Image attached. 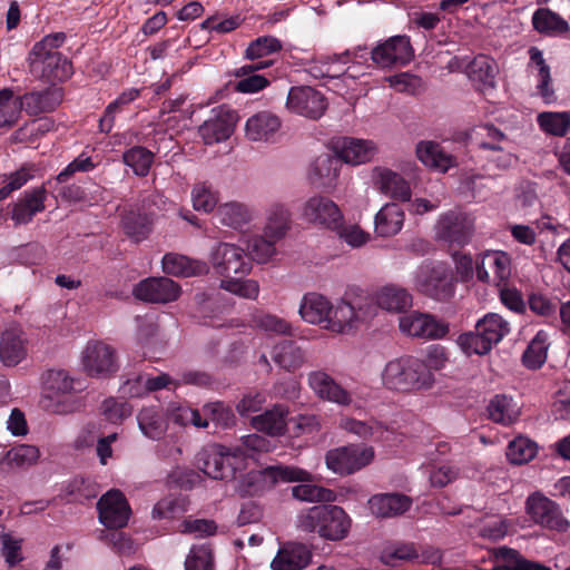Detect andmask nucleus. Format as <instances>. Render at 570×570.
<instances>
[{
    "mask_svg": "<svg viewBox=\"0 0 570 570\" xmlns=\"http://www.w3.org/2000/svg\"><path fill=\"white\" fill-rule=\"evenodd\" d=\"M414 288L438 301H446L454 294L451 268L443 262H425L413 274Z\"/></svg>",
    "mask_w": 570,
    "mask_h": 570,
    "instance_id": "nucleus-8",
    "label": "nucleus"
},
{
    "mask_svg": "<svg viewBox=\"0 0 570 570\" xmlns=\"http://www.w3.org/2000/svg\"><path fill=\"white\" fill-rule=\"evenodd\" d=\"M163 269L166 274L177 277H191L208 272L207 263L191 259L184 255L167 254L163 258Z\"/></svg>",
    "mask_w": 570,
    "mask_h": 570,
    "instance_id": "nucleus-37",
    "label": "nucleus"
},
{
    "mask_svg": "<svg viewBox=\"0 0 570 570\" xmlns=\"http://www.w3.org/2000/svg\"><path fill=\"white\" fill-rule=\"evenodd\" d=\"M21 111L20 98L10 90L0 91V127L12 126Z\"/></svg>",
    "mask_w": 570,
    "mask_h": 570,
    "instance_id": "nucleus-60",
    "label": "nucleus"
},
{
    "mask_svg": "<svg viewBox=\"0 0 570 570\" xmlns=\"http://www.w3.org/2000/svg\"><path fill=\"white\" fill-rule=\"evenodd\" d=\"M340 158L331 154H322L315 158L308 169V176L314 183L326 185L337 178L340 173Z\"/></svg>",
    "mask_w": 570,
    "mask_h": 570,
    "instance_id": "nucleus-41",
    "label": "nucleus"
},
{
    "mask_svg": "<svg viewBox=\"0 0 570 570\" xmlns=\"http://www.w3.org/2000/svg\"><path fill=\"white\" fill-rule=\"evenodd\" d=\"M287 410L281 405L266 411L263 414L252 419V425L257 431L265 432L269 435H282L287 425Z\"/></svg>",
    "mask_w": 570,
    "mask_h": 570,
    "instance_id": "nucleus-40",
    "label": "nucleus"
},
{
    "mask_svg": "<svg viewBox=\"0 0 570 570\" xmlns=\"http://www.w3.org/2000/svg\"><path fill=\"white\" fill-rule=\"evenodd\" d=\"M62 94L58 88L43 92H31L24 95L21 102V109L24 108L28 114L37 115L40 112L53 110L61 101Z\"/></svg>",
    "mask_w": 570,
    "mask_h": 570,
    "instance_id": "nucleus-39",
    "label": "nucleus"
},
{
    "mask_svg": "<svg viewBox=\"0 0 570 570\" xmlns=\"http://www.w3.org/2000/svg\"><path fill=\"white\" fill-rule=\"evenodd\" d=\"M374 449L365 444H351L330 450L326 453V466L334 473L348 475L373 462Z\"/></svg>",
    "mask_w": 570,
    "mask_h": 570,
    "instance_id": "nucleus-9",
    "label": "nucleus"
},
{
    "mask_svg": "<svg viewBox=\"0 0 570 570\" xmlns=\"http://www.w3.org/2000/svg\"><path fill=\"white\" fill-rule=\"evenodd\" d=\"M529 56L530 67L534 68L537 71V89L539 90V94L544 99V101L550 104L554 101V92L551 87L550 68L546 65L543 55L538 48H530Z\"/></svg>",
    "mask_w": 570,
    "mask_h": 570,
    "instance_id": "nucleus-43",
    "label": "nucleus"
},
{
    "mask_svg": "<svg viewBox=\"0 0 570 570\" xmlns=\"http://www.w3.org/2000/svg\"><path fill=\"white\" fill-rule=\"evenodd\" d=\"M538 453L535 442L525 436H518L507 448V459L510 463L521 465L530 462Z\"/></svg>",
    "mask_w": 570,
    "mask_h": 570,
    "instance_id": "nucleus-51",
    "label": "nucleus"
},
{
    "mask_svg": "<svg viewBox=\"0 0 570 570\" xmlns=\"http://www.w3.org/2000/svg\"><path fill=\"white\" fill-rule=\"evenodd\" d=\"M218 223L230 229L242 232L255 218L254 209L242 202H226L220 204L215 213Z\"/></svg>",
    "mask_w": 570,
    "mask_h": 570,
    "instance_id": "nucleus-30",
    "label": "nucleus"
},
{
    "mask_svg": "<svg viewBox=\"0 0 570 570\" xmlns=\"http://www.w3.org/2000/svg\"><path fill=\"white\" fill-rule=\"evenodd\" d=\"M404 219V210L395 203H387L375 215V233L381 237L394 236L402 229Z\"/></svg>",
    "mask_w": 570,
    "mask_h": 570,
    "instance_id": "nucleus-35",
    "label": "nucleus"
},
{
    "mask_svg": "<svg viewBox=\"0 0 570 570\" xmlns=\"http://www.w3.org/2000/svg\"><path fill=\"white\" fill-rule=\"evenodd\" d=\"M341 429L362 439L384 440L386 430L376 421H360L348 416L342 417Z\"/></svg>",
    "mask_w": 570,
    "mask_h": 570,
    "instance_id": "nucleus-48",
    "label": "nucleus"
},
{
    "mask_svg": "<svg viewBox=\"0 0 570 570\" xmlns=\"http://www.w3.org/2000/svg\"><path fill=\"white\" fill-rule=\"evenodd\" d=\"M540 129L551 136L563 137L570 131V114L567 111H544L537 116Z\"/></svg>",
    "mask_w": 570,
    "mask_h": 570,
    "instance_id": "nucleus-46",
    "label": "nucleus"
},
{
    "mask_svg": "<svg viewBox=\"0 0 570 570\" xmlns=\"http://www.w3.org/2000/svg\"><path fill=\"white\" fill-rule=\"evenodd\" d=\"M308 385L315 395L340 406H350L354 403V391H348L324 371H314L308 374Z\"/></svg>",
    "mask_w": 570,
    "mask_h": 570,
    "instance_id": "nucleus-20",
    "label": "nucleus"
},
{
    "mask_svg": "<svg viewBox=\"0 0 570 570\" xmlns=\"http://www.w3.org/2000/svg\"><path fill=\"white\" fill-rule=\"evenodd\" d=\"M279 239H272L264 232L261 235H252L245 244L253 258L261 264L267 263L276 254V244Z\"/></svg>",
    "mask_w": 570,
    "mask_h": 570,
    "instance_id": "nucleus-52",
    "label": "nucleus"
},
{
    "mask_svg": "<svg viewBox=\"0 0 570 570\" xmlns=\"http://www.w3.org/2000/svg\"><path fill=\"white\" fill-rule=\"evenodd\" d=\"M27 356V338L17 326L4 330L0 336V361L6 366H16Z\"/></svg>",
    "mask_w": 570,
    "mask_h": 570,
    "instance_id": "nucleus-27",
    "label": "nucleus"
},
{
    "mask_svg": "<svg viewBox=\"0 0 570 570\" xmlns=\"http://www.w3.org/2000/svg\"><path fill=\"white\" fill-rule=\"evenodd\" d=\"M334 151L345 164L358 166L374 159L377 154V146L373 140L343 137L335 141Z\"/></svg>",
    "mask_w": 570,
    "mask_h": 570,
    "instance_id": "nucleus-24",
    "label": "nucleus"
},
{
    "mask_svg": "<svg viewBox=\"0 0 570 570\" xmlns=\"http://www.w3.org/2000/svg\"><path fill=\"white\" fill-rule=\"evenodd\" d=\"M73 379L65 370H49L41 376V406L55 414H68L78 409L73 396Z\"/></svg>",
    "mask_w": 570,
    "mask_h": 570,
    "instance_id": "nucleus-6",
    "label": "nucleus"
},
{
    "mask_svg": "<svg viewBox=\"0 0 570 570\" xmlns=\"http://www.w3.org/2000/svg\"><path fill=\"white\" fill-rule=\"evenodd\" d=\"M375 316V306L370 295L361 291L346 292L332 305L328 332L350 334Z\"/></svg>",
    "mask_w": 570,
    "mask_h": 570,
    "instance_id": "nucleus-4",
    "label": "nucleus"
},
{
    "mask_svg": "<svg viewBox=\"0 0 570 570\" xmlns=\"http://www.w3.org/2000/svg\"><path fill=\"white\" fill-rule=\"evenodd\" d=\"M414 57L410 37L393 36L379 42L371 51L372 61L381 68L404 66Z\"/></svg>",
    "mask_w": 570,
    "mask_h": 570,
    "instance_id": "nucleus-14",
    "label": "nucleus"
},
{
    "mask_svg": "<svg viewBox=\"0 0 570 570\" xmlns=\"http://www.w3.org/2000/svg\"><path fill=\"white\" fill-rule=\"evenodd\" d=\"M312 561L311 550L301 543H287L281 548L273 559V570H302Z\"/></svg>",
    "mask_w": 570,
    "mask_h": 570,
    "instance_id": "nucleus-33",
    "label": "nucleus"
},
{
    "mask_svg": "<svg viewBox=\"0 0 570 570\" xmlns=\"http://www.w3.org/2000/svg\"><path fill=\"white\" fill-rule=\"evenodd\" d=\"M188 509V500L185 497H166L158 501L153 509L154 519L175 518Z\"/></svg>",
    "mask_w": 570,
    "mask_h": 570,
    "instance_id": "nucleus-62",
    "label": "nucleus"
},
{
    "mask_svg": "<svg viewBox=\"0 0 570 570\" xmlns=\"http://www.w3.org/2000/svg\"><path fill=\"white\" fill-rule=\"evenodd\" d=\"M237 116L226 107L213 109L210 117L199 126V135L206 145L222 142L234 132Z\"/></svg>",
    "mask_w": 570,
    "mask_h": 570,
    "instance_id": "nucleus-21",
    "label": "nucleus"
},
{
    "mask_svg": "<svg viewBox=\"0 0 570 570\" xmlns=\"http://www.w3.org/2000/svg\"><path fill=\"white\" fill-rule=\"evenodd\" d=\"M384 389L400 393L431 390L435 384L434 373L425 370L421 358L402 355L387 361L381 372Z\"/></svg>",
    "mask_w": 570,
    "mask_h": 570,
    "instance_id": "nucleus-2",
    "label": "nucleus"
},
{
    "mask_svg": "<svg viewBox=\"0 0 570 570\" xmlns=\"http://www.w3.org/2000/svg\"><path fill=\"white\" fill-rule=\"evenodd\" d=\"M151 222L147 216L130 213L122 219V228L135 242L145 239L150 232Z\"/></svg>",
    "mask_w": 570,
    "mask_h": 570,
    "instance_id": "nucleus-63",
    "label": "nucleus"
},
{
    "mask_svg": "<svg viewBox=\"0 0 570 570\" xmlns=\"http://www.w3.org/2000/svg\"><path fill=\"white\" fill-rule=\"evenodd\" d=\"M286 107L292 112L318 119L326 110L327 104L324 95L307 86L293 87L287 96Z\"/></svg>",
    "mask_w": 570,
    "mask_h": 570,
    "instance_id": "nucleus-19",
    "label": "nucleus"
},
{
    "mask_svg": "<svg viewBox=\"0 0 570 570\" xmlns=\"http://www.w3.org/2000/svg\"><path fill=\"white\" fill-rule=\"evenodd\" d=\"M472 232L473 219L462 212H449L438 220V236L451 244H465L470 239Z\"/></svg>",
    "mask_w": 570,
    "mask_h": 570,
    "instance_id": "nucleus-23",
    "label": "nucleus"
},
{
    "mask_svg": "<svg viewBox=\"0 0 570 570\" xmlns=\"http://www.w3.org/2000/svg\"><path fill=\"white\" fill-rule=\"evenodd\" d=\"M469 77L478 90L485 92L494 88L497 62L488 56H478L469 66Z\"/></svg>",
    "mask_w": 570,
    "mask_h": 570,
    "instance_id": "nucleus-36",
    "label": "nucleus"
},
{
    "mask_svg": "<svg viewBox=\"0 0 570 570\" xmlns=\"http://www.w3.org/2000/svg\"><path fill=\"white\" fill-rule=\"evenodd\" d=\"M239 453L242 452L234 451L233 448H214L202 454L203 458L200 460L203 463L200 468L206 475L215 480L233 478L236 471L244 469L238 460Z\"/></svg>",
    "mask_w": 570,
    "mask_h": 570,
    "instance_id": "nucleus-16",
    "label": "nucleus"
},
{
    "mask_svg": "<svg viewBox=\"0 0 570 570\" xmlns=\"http://www.w3.org/2000/svg\"><path fill=\"white\" fill-rule=\"evenodd\" d=\"M292 226V213L284 203L274 202L264 212V225L262 232L272 239L285 238Z\"/></svg>",
    "mask_w": 570,
    "mask_h": 570,
    "instance_id": "nucleus-29",
    "label": "nucleus"
},
{
    "mask_svg": "<svg viewBox=\"0 0 570 570\" xmlns=\"http://www.w3.org/2000/svg\"><path fill=\"white\" fill-rule=\"evenodd\" d=\"M296 523L304 532L317 533L325 540L340 541L348 535L352 519L338 505L322 504L302 511Z\"/></svg>",
    "mask_w": 570,
    "mask_h": 570,
    "instance_id": "nucleus-3",
    "label": "nucleus"
},
{
    "mask_svg": "<svg viewBox=\"0 0 570 570\" xmlns=\"http://www.w3.org/2000/svg\"><path fill=\"white\" fill-rule=\"evenodd\" d=\"M533 28L544 35L556 36L564 33L569 30V24L556 12L541 8L532 16Z\"/></svg>",
    "mask_w": 570,
    "mask_h": 570,
    "instance_id": "nucleus-45",
    "label": "nucleus"
},
{
    "mask_svg": "<svg viewBox=\"0 0 570 570\" xmlns=\"http://www.w3.org/2000/svg\"><path fill=\"white\" fill-rule=\"evenodd\" d=\"M489 417L497 423L510 425L520 415V407L512 397L495 395L488 405Z\"/></svg>",
    "mask_w": 570,
    "mask_h": 570,
    "instance_id": "nucleus-42",
    "label": "nucleus"
},
{
    "mask_svg": "<svg viewBox=\"0 0 570 570\" xmlns=\"http://www.w3.org/2000/svg\"><path fill=\"white\" fill-rule=\"evenodd\" d=\"M46 191L43 188L26 193L23 198L14 204L12 219L16 224H27L32 217L45 209Z\"/></svg>",
    "mask_w": 570,
    "mask_h": 570,
    "instance_id": "nucleus-38",
    "label": "nucleus"
},
{
    "mask_svg": "<svg viewBox=\"0 0 570 570\" xmlns=\"http://www.w3.org/2000/svg\"><path fill=\"white\" fill-rule=\"evenodd\" d=\"M525 512L534 524L549 531L566 532L570 527L560 507L538 492L528 497Z\"/></svg>",
    "mask_w": 570,
    "mask_h": 570,
    "instance_id": "nucleus-10",
    "label": "nucleus"
},
{
    "mask_svg": "<svg viewBox=\"0 0 570 570\" xmlns=\"http://www.w3.org/2000/svg\"><path fill=\"white\" fill-rule=\"evenodd\" d=\"M185 570H214L212 551L206 546L193 547L185 560Z\"/></svg>",
    "mask_w": 570,
    "mask_h": 570,
    "instance_id": "nucleus-64",
    "label": "nucleus"
},
{
    "mask_svg": "<svg viewBox=\"0 0 570 570\" xmlns=\"http://www.w3.org/2000/svg\"><path fill=\"white\" fill-rule=\"evenodd\" d=\"M234 451H240L238 460L243 468L247 465L248 460H254L255 455L263 452H269L272 450L271 442L258 434H250L244 436L242 444L233 448Z\"/></svg>",
    "mask_w": 570,
    "mask_h": 570,
    "instance_id": "nucleus-55",
    "label": "nucleus"
},
{
    "mask_svg": "<svg viewBox=\"0 0 570 570\" xmlns=\"http://www.w3.org/2000/svg\"><path fill=\"white\" fill-rule=\"evenodd\" d=\"M511 274L510 257L503 252L485 253L476 262V276L480 281L500 285Z\"/></svg>",
    "mask_w": 570,
    "mask_h": 570,
    "instance_id": "nucleus-26",
    "label": "nucleus"
},
{
    "mask_svg": "<svg viewBox=\"0 0 570 570\" xmlns=\"http://www.w3.org/2000/svg\"><path fill=\"white\" fill-rule=\"evenodd\" d=\"M370 298L373 299L375 312L381 308L389 313H402L413 303L412 295L407 289L394 284L380 287L373 295H370Z\"/></svg>",
    "mask_w": 570,
    "mask_h": 570,
    "instance_id": "nucleus-28",
    "label": "nucleus"
},
{
    "mask_svg": "<svg viewBox=\"0 0 570 570\" xmlns=\"http://www.w3.org/2000/svg\"><path fill=\"white\" fill-rule=\"evenodd\" d=\"M81 366L89 376H109L119 368L116 350L102 341H90L81 352Z\"/></svg>",
    "mask_w": 570,
    "mask_h": 570,
    "instance_id": "nucleus-12",
    "label": "nucleus"
},
{
    "mask_svg": "<svg viewBox=\"0 0 570 570\" xmlns=\"http://www.w3.org/2000/svg\"><path fill=\"white\" fill-rule=\"evenodd\" d=\"M417 159L426 167L446 173L455 166V158L445 153L440 144L432 140H422L415 147Z\"/></svg>",
    "mask_w": 570,
    "mask_h": 570,
    "instance_id": "nucleus-34",
    "label": "nucleus"
},
{
    "mask_svg": "<svg viewBox=\"0 0 570 570\" xmlns=\"http://www.w3.org/2000/svg\"><path fill=\"white\" fill-rule=\"evenodd\" d=\"M292 495L305 502H333L336 499L334 491L312 482H301V484L293 487Z\"/></svg>",
    "mask_w": 570,
    "mask_h": 570,
    "instance_id": "nucleus-54",
    "label": "nucleus"
},
{
    "mask_svg": "<svg viewBox=\"0 0 570 570\" xmlns=\"http://www.w3.org/2000/svg\"><path fill=\"white\" fill-rule=\"evenodd\" d=\"M139 95L137 89L124 91L115 101L110 102L104 116L99 120V129L102 132H109L114 127L115 115L119 112L124 106L134 101Z\"/></svg>",
    "mask_w": 570,
    "mask_h": 570,
    "instance_id": "nucleus-59",
    "label": "nucleus"
},
{
    "mask_svg": "<svg viewBox=\"0 0 570 570\" xmlns=\"http://www.w3.org/2000/svg\"><path fill=\"white\" fill-rule=\"evenodd\" d=\"M100 522L109 529H119L128 523L131 510L119 490H110L97 503Z\"/></svg>",
    "mask_w": 570,
    "mask_h": 570,
    "instance_id": "nucleus-22",
    "label": "nucleus"
},
{
    "mask_svg": "<svg viewBox=\"0 0 570 570\" xmlns=\"http://www.w3.org/2000/svg\"><path fill=\"white\" fill-rule=\"evenodd\" d=\"M209 259L215 273L223 277L222 288L247 299L258 297V283L255 279H243L252 269V261L244 248L220 242L212 249Z\"/></svg>",
    "mask_w": 570,
    "mask_h": 570,
    "instance_id": "nucleus-1",
    "label": "nucleus"
},
{
    "mask_svg": "<svg viewBox=\"0 0 570 570\" xmlns=\"http://www.w3.org/2000/svg\"><path fill=\"white\" fill-rule=\"evenodd\" d=\"M219 200L218 193L206 183H198L193 187L191 202L197 212L212 213Z\"/></svg>",
    "mask_w": 570,
    "mask_h": 570,
    "instance_id": "nucleus-57",
    "label": "nucleus"
},
{
    "mask_svg": "<svg viewBox=\"0 0 570 570\" xmlns=\"http://www.w3.org/2000/svg\"><path fill=\"white\" fill-rule=\"evenodd\" d=\"M139 95L137 89L124 91L115 101L110 102L104 116L99 120V129L102 132H109L114 127L115 115L119 112L124 106L134 101Z\"/></svg>",
    "mask_w": 570,
    "mask_h": 570,
    "instance_id": "nucleus-58",
    "label": "nucleus"
},
{
    "mask_svg": "<svg viewBox=\"0 0 570 570\" xmlns=\"http://www.w3.org/2000/svg\"><path fill=\"white\" fill-rule=\"evenodd\" d=\"M371 185L381 194L399 200L409 202L412 196L410 183L397 171L385 166H375L370 171Z\"/></svg>",
    "mask_w": 570,
    "mask_h": 570,
    "instance_id": "nucleus-18",
    "label": "nucleus"
},
{
    "mask_svg": "<svg viewBox=\"0 0 570 570\" xmlns=\"http://www.w3.org/2000/svg\"><path fill=\"white\" fill-rule=\"evenodd\" d=\"M494 557L504 562V570H551L543 564L527 560L517 550L507 547L498 548Z\"/></svg>",
    "mask_w": 570,
    "mask_h": 570,
    "instance_id": "nucleus-53",
    "label": "nucleus"
},
{
    "mask_svg": "<svg viewBox=\"0 0 570 570\" xmlns=\"http://www.w3.org/2000/svg\"><path fill=\"white\" fill-rule=\"evenodd\" d=\"M273 360L283 368L293 371L304 363V353L295 343L284 341L274 347Z\"/></svg>",
    "mask_w": 570,
    "mask_h": 570,
    "instance_id": "nucleus-50",
    "label": "nucleus"
},
{
    "mask_svg": "<svg viewBox=\"0 0 570 570\" xmlns=\"http://www.w3.org/2000/svg\"><path fill=\"white\" fill-rule=\"evenodd\" d=\"M381 560L387 566H396L400 561H425L413 543H404L385 549Z\"/></svg>",
    "mask_w": 570,
    "mask_h": 570,
    "instance_id": "nucleus-61",
    "label": "nucleus"
},
{
    "mask_svg": "<svg viewBox=\"0 0 570 570\" xmlns=\"http://www.w3.org/2000/svg\"><path fill=\"white\" fill-rule=\"evenodd\" d=\"M510 333V324L497 313H488L475 324V331L461 334L458 344L468 354L484 355Z\"/></svg>",
    "mask_w": 570,
    "mask_h": 570,
    "instance_id": "nucleus-7",
    "label": "nucleus"
},
{
    "mask_svg": "<svg viewBox=\"0 0 570 570\" xmlns=\"http://www.w3.org/2000/svg\"><path fill=\"white\" fill-rule=\"evenodd\" d=\"M65 38L63 33H55L45 37L33 46L29 61L30 70L36 77L56 83L65 81L71 76V63L57 51Z\"/></svg>",
    "mask_w": 570,
    "mask_h": 570,
    "instance_id": "nucleus-5",
    "label": "nucleus"
},
{
    "mask_svg": "<svg viewBox=\"0 0 570 570\" xmlns=\"http://www.w3.org/2000/svg\"><path fill=\"white\" fill-rule=\"evenodd\" d=\"M278 116L269 111H259L249 117L245 125V135L250 141H271L281 129Z\"/></svg>",
    "mask_w": 570,
    "mask_h": 570,
    "instance_id": "nucleus-31",
    "label": "nucleus"
},
{
    "mask_svg": "<svg viewBox=\"0 0 570 570\" xmlns=\"http://www.w3.org/2000/svg\"><path fill=\"white\" fill-rule=\"evenodd\" d=\"M412 499L401 493H379L368 500V508L377 518H393L406 512Z\"/></svg>",
    "mask_w": 570,
    "mask_h": 570,
    "instance_id": "nucleus-32",
    "label": "nucleus"
},
{
    "mask_svg": "<svg viewBox=\"0 0 570 570\" xmlns=\"http://www.w3.org/2000/svg\"><path fill=\"white\" fill-rule=\"evenodd\" d=\"M549 335L544 331H539L529 343L523 353V364L528 368L537 370L541 367L546 360L549 348Z\"/></svg>",
    "mask_w": 570,
    "mask_h": 570,
    "instance_id": "nucleus-47",
    "label": "nucleus"
},
{
    "mask_svg": "<svg viewBox=\"0 0 570 570\" xmlns=\"http://www.w3.org/2000/svg\"><path fill=\"white\" fill-rule=\"evenodd\" d=\"M181 294L180 286L168 277H148L135 285L132 295L142 302L167 304L175 302Z\"/></svg>",
    "mask_w": 570,
    "mask_h": 570,
    "instance_id": "nucleus-17",
    "label": "nucleus"
},
{
    "mask_svg": "<svg viewBox=\"0 0 570 570\" xmlns=\"http://www.w3.org/2000/svg\"><path fill=\"white\" fill-rule=\"evenodd\" d=\"M400 331L412 337L426 340H441L449 333V325L433 315L421 312H411L399 318Z\"/></svg>",
    "mask_w": 570,
    "mask_h": 570,
    "instance_id": "nucleus-15",
    "label": "nucleus"
},
{
    "mask_svg": "<svg viewBox=\"0 0 570 570\" xmlns=\"http://www.w3.org/2000/svg\"><path fill=\"white\" fill-rule=\"evenodd\" d=\"M299 218L311 225L337 229L344 216L338 205L327 196L313 195L299 207Z\"/></svg>",
    "mask_w": 570,
    "mask_h": 570,
    "instance_id": "nucleus-11",
    "label": "nucleus"
},
{
    "mask_svg": "<svg viewBox=\"0 0 570 570\" xmlns=\"http://www.w3.org/2000/svg\"><path fill=\"white\" fill-rule=\"evenodd\" d=\"M124 163L138 176H146L154 161V154L144 147H132L122 155Z\"/></svg>",
    "mask_w": 570,
    "mask_h": 570,
    "instance_id": "nucleus-56",
    "label": "nucleus"
},
{
    "mask_svg": "<svg viewBox=\"0 0 570 570\" xmlns=\"http://www.w3.org/2000/svg\"><path fill=\"white\" fill-rule=\"evenodd\" d=\"M312 473L297 466L273 465L248 473V494H256L277 482H312Z\"/></svg>",
    "mask_w": 570,
    "mask_h": 570,
    "instance_id": "nucleus-13",
    "label": "nucleus"
},
{
    "mask_svg": "<svg viewBox=\"0 0 570 570\" xmlns=\"http://www.w3.org/2000/svg\"><path fill=\"white\" fill-rule=\"evenodd\" d=\"M39 456L40 452L37 446L20 444L6 453L1 460V465L3 469L7 468L8 470L26 469L37 463Z\"/></svg>",
    "mask_w": 570,
    "mask_h": 570,
    "instance_id": "nucleus-44",
    "label": "nucleus"
},
{
    "mask_svg": "<svg viewBox=\"0 0 570 570\" xmlns=\"http://www.w3.org/2000/svg\"><path fill=\"white\" fill-rule=\"evenodd\" d=\"M333 302L318 293H306L301 301L298 313L308 324L328 331Z\"/></svg>",
    "mask_w": 570,
    "mask_h": 570,
    "instance_id": "nucleus-25",
    "label": "nucleus"
},
{
    "mask_svg": "<svg viewBox=\"0 0 570 570\" xmlns=\"http://www.w3.org/2000/svg\"><path fill=\"white\" fill-rule=\"evenodd\" d=\"M137 420L140 431L148 439L159 440L167 430L163 415L154 407L142 409Z\"/></svg>",
    "mask_w": 570,
    "mask_h": 570,
    "instance_id": "nucleus-49",
    "label": "nucleus"
}]
</instances>
